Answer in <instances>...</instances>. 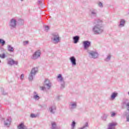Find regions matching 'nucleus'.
<instances>
[{
	"instance_id": "obj_28",
	"label": "nucleus",
	"mask_w": 129,
	"mask_h": 129,
	"mask_svg": "<svg viewBox=\"0 0 129 129\" xmlns=\"http://www.w3.org/2000/svg\"><path fill=\"white\" fill-rule=\"evenodd\" d=\"M75 125H76V122H75V121H73L71 124V129H74L75 128Z\"/></svg>"
},
{
	"instance_id": "obj_4",
	"label": "nucleus",
	"mask_w": 129,
	"mask_h": 129,
	"mask_svg": "<svg viewBox=\"0 0 129 129\" xmlns=\"http://www.w3.org/2000/svg\"><path fill=\"white\" fill-rule=\"evenodd\" d=\"M17 25H18V20L15 18L11 19L8 23V26L11 30L16 29L17 28Z\"/></svg>"
},
{
	"instance_id": "obj_22",
	"label": "nucleus",
	"mask_w": 129,
	"mask_h": 129,
	"mask_svg": "<svg viewBox=\"0 0 129 129\" xmlns=\"http://www.w3.org/2000/svg\"><path fill=\"white\" fill-rule=\"evenodd\" d=\"M33 98L35 100H39L40 99V96L38 95V94L36 92H33Z\"/></svg>"
},
{
	"instance_id": "obj_42",
	"label": "nucleus",
	"mask_w": 129,
	"mask_h": 129,
	"mask_svg": "<svg viewBox=\"0 0 129 129\" xmlns=\"http://www.w3.org/2000/svg\"><path fill=\"white\" fill-rule=\"evenodd\" d=\"M127 94H128V96H129V91L128 92Z\"/></svg>"
},
{
	"instance_id": "obj_8",
	"label": "nucleus",
	"mask_w": 129,
	"mask_h": 129,
	"mask_svg": "<svg viewBox=\"0 0 129 129\" xmlns=\"http://www.w3.org/2000/svg\"><path fill=\"white\" fill-rule=\"evenodd\" d=\"M97 14H98V11L96 9H93L90 10L89 15L91 18H96Z\"/></svg>"
},
{
	"instance_id": "obj_10",
	"label": "nucleus",
	"mask_w": 129,
	"mask_h": 129,
	"mask_svg": "<svg viewBox=\"0 0 129 129\" xmlns=\"http://www.w3.org/2000/svg\"><path fill=\"white\" fill-rule=\"evenodd\" d=\"M57 79H59V81H60L61 83V88L63 89L65 87V82H64V80L63 79V78L62 77V75L59 74L57 77Z\"/></svg>"
},
{
	"instance_id": "obj_43",
	"label": "nucleus",
	"mask_w": 129,
	"mask_h": 129,
	"mask_svg": "<svg viewBox=\"0 0 129 129\" xmlns=\"http://www.w3.org/2000/svg\"><path fill=\"white\" fill-rule=\"evenodd\" d=\"M0 63H2V61H1V60H0Z\"/></svg>"
},
{
	"instance_id": "obj_27",
	"label": "nucleus",
	"mask_w": 129,
	"mask_h": 129,
	"mask_svg": "<svg viewBox=\"0 0 129 129\" xmlns=\"http://www.w3.org/2000/svg\"><path fill=\"white\" fill-rule=\"evenodd\" d=\"M2 45V46H5L6 45V41L3 39H0V45Z\"/></svg>"
},
{
	"instance_id": "obj_6",
	"label": "nucleus",
	"mask_w": 129,
	"mask_h": 129,
	"mask_svg": "<svg viewBox=\"0 0 129 129\" xmlns=\"http://www.w3.org/2000/svg\"><path fill=\"white\" fill-rule=\"evenodd\" d=\"M41 57V51L38 50L36 51L31 56V60H37Z\"/></svg>"
},
{
	"instance_id": "obj_9",
	"label": "nucleus",
	"mask_w": 129,
	"mask_h": 129,
	"mask_svg": "<svg viewBox=\"0 0 129 129\" xmlns=\"http://www.w3.org/2000/svg\"><path fill=\"white\" fill-rule=\"evenodd\" d=\"M43 85L46 86V88L49 90L51 89V88L52 87V83L50 80L45 79Z\"/></svg>"
},
{
	"instance_id": "obj_40",
	"label": "nucleus",
	"mask_w": 129,
	"mask_h": 129,
	"mask_svg": "<svg viewBox=\"0 0 129 129\" xmlns=\"http://www.w3.org/2000/svg\"><path fill=\"white\" fill-rule=\"evenodd\" d=\"M2 120H5V118H2Z\"/></svg>"
},
{
	"instance_id": "obj_24",
	"label": "nucleus",
	"mask_w": 129,
	"mask_h": 129,
	"mask_svg": "<svg viewBox=\"0 0 129 129\" xmlns=\"http://www.w3.org/2000/svg\"><path fill=\"white\" fill-rule=\"evenodd\" d=\"M24 21L23 19H19L17 21V24L18 23L19 25H24Z\"/></svg>"
},
{
	"instance_id": "obj_30",
	"label": "nucleus",
	"mask_w": 129,
	"mask_h": 129,
	"mask_svg": "<svg viewBox=\"0 0 129 129\" xmlns=\"http://www.w3.org/2000/svg\"><path fill=\"white\" fill-rule=\"evenodd\" d=\"M108 116V115L106 114H104L103 116L102 117L103 120H106V118Z\"/></svg>"
},
{
	"instance_id": "obj_18",
	"label": "nucleus",
	"mask_w": 129,
	"mask_h": 129,
	"mask_svg": "<svg viewBox=\"0 0 129 129\" xmlns=\"http://www.w3.org/2000/svg\"><path fill=\"white\" fill-rule=\"evenodd\" d=\"M8 64H9V65H11V66L14 65L15 64L16 65H18V61H15L14 59H9L8 61Z\"/></svg>"
},
{
	"instance_id": "obj_16",
	"label": "nucleus",
	"mask_w": 129,
	"mask_h": 129,
	"mask_svg": "<svg viewBox=\"0 0 129 129\" xmlns=\"http://www.w3.org/2000/svg\"><path fill=\"white\" fill-rule=\"evenodd\" d=\"M70 60L72 63V66H75L76 65V58L74 56L70 57Z\"/></svg>"
},
{
	"instance_id": "obj_37",
	"label": "nucleus",
	"mask_w": 129,
	"mask_h": 129,
	"mask_svg": "<svg viewBox=\"0 0 129 129\" xmlns=\"http://www.w3.org/2000/svg\"><path fill=\"white\" fill-rule=\"evenodd\" d=\"M49 26H45V30L46 31V32H48V31L49 30Z\"/></svg>"
},
{
	"instance_id": "obj_31",
	"label": "nucleus",
	"mask_w": 129,
	"mask_h": 129,
	"mask_svg": "<svg viewBox=\"0 0 129 129\" xmlns=\"http://www.w3.org/2000/svg\"><path fill=\"white\" fill-rule=\"evenodd\" d=\"M98 7H99V8H103V4H102V3H101V2L98 3Z\"/></svg>"
},
{
	"instance_id": "obj_20",
	"label": "nucleus",
	"mask_w": 129,
	"mask_h": 129,
	"mask_svg": "<svg viewBox=\"0 0 129 129\" xmlns=\"http://www.w3.org/2000/svg\"><path fill=\"white\" fill-rule=\"evenodd\" d=\"M17 128L18 129H28L27 128V126L25 125V124L23 122L19 124V125L17 126Z\"/></svg>"
},
{
	"instance_id": "obj_38",
	"label": "nucleus",
	"mask_w": 129,
	"mask_h": 129,
	"mask_svg": "<svg viewBox=\"0 0 129 129\" xmlns=\"http://www.w3.org/2000/svg\"><path fill=\"white\" fill-rule=\"evenodd\" d=\"M24 77H25V75L24 74H22L20 77V79L23 80V79H24Z\"/></svg>"
},
{
	"instance_id": "obj_2",
	"label": "nucleus",
	"mask_w": 129,
	"mask_h": 129,
	"mask_svg": "<svg viewBox=\"0 0 129 129\" xmlns=\"http://www.w3.org/2000/svg\"><path fill=\"white\" fill-rule=\"evenodd\" d=\"M122 105L124 106H125L126 108L127 111H125L124 112V115L126 117V121L129 122V102L128 100L127 99H125L122 101Z\"/></svg>"
},
{
	"instance_id": "obj_36",
	"label": "nucleus",
	"mask_w": 129,
	"mask_h": 129,
	"mask_svg": "<svg viewBox=\"0 0 129 129\" xmlns=\"http://www.w3.org/2000/svg\"><path fill=\"white\" fill-rule=\"evenodd\" d=\"M40 90H42L44 91V90H46V87L43 86V87H40Z\"/></svg>"
},
{
	"instance_id": "obj_15",
	"label": "nucleus",
	"mask_w": 129,
	"mask_h": 129,
	"mask_svg": "<svg viewBox=\"0 0 129 129\" xmlns=\"http://www.w3.org/2000/svg\"><path fill=\"white\" fill-rule=\"evenodd\" d=\"M12 121V119L11 118H8L5 120L4 121V125L6 126H10L11 125V122Z\"/></svg>"
},
{
	"instance_id": "obj_19",
	"label": "nucleus",
	"mask_w": 129,
	"mask_h": 129,
	"mask_svg": "<svg viewBox=\"0 0 129 129\" xmlns=\"http://www.w3.org/2000/svg\"><path fill=\"white\" fill-rule=\"evenodd\" d=\"M125 24V21L124 19H120L119 24L118 25L119 28H122Z\"/></svg>"
},
{
	"instance_id": "obj_32",
	"label": "nucleus",
	"mask_w": 129,
	"mask_h": 129,
	"mask_svg": "<svg viewBox=\"0 0 129 129\" xmlns=\"http://www.w3.org/2000/svg\"><path fill=\"white\" fill-rule=\"evenodd\" d=\"M0 58H1L2 59H5L6 58V54L5 53L0 54Z\"/></svg>"
},
{
	"instance_id": "obj_14",
	"label": "nucleus",
	"mask_w": 129,
	"mask_h": 129,
	"mask_svg": "<svg viewBox=\"0 0 129 129\" xmlns=\"http://www.w3.org/2000/svg\"><path fill=\"white\" fill-rule=\"evenodd\" d=\"M56 106L55 105H52L49 108V111H50V113H52L54 114L56 111Z\"/></svg>"
},
{
	"instance_id": "obj_5",
	"label": "nucleus",
	"mask_w": 129,
	"mask_h": 129,
	"mask_svg": "<svg viewBox=\"0 0 129 129\" xmlns=\"http://www.w3.org/2000/svg\"><path fill=\"white\" fill-rule=\"evenodd\" d=\"M37 73H38V68L37 67L32 68L28 76L29 81H33Z\"/></svg>"
},
{
	"instance_id": "obj_23",
	"label": "nucleus",
	"mask_w": 129,
	"mask_h": 129,
	"mask_svg": "<svg viewBox=\"0 0 129 129\" xmlns=\"http://www.w3.org/2000/svg\"><path fill=\"white\" fill-rule=\"evenodd\" d=\"M110 59H111V55L108 54L107 57L105 58L104 61L106 62H109V61H110Z\"/></svg>"
},
{
	"instance_id": "obj_21",
	"label": "nucleus",
	"mask_w": 129,
	"mask_h": 129,
	"mask_svg": "<svg viewBox=\"0 0 129 129\" xmlns=\"http://www.w3.org/2000/svg\"><path fill=\"white\" fill-rule=\"evenodd\" d=\"M117 95H118V93L116 92H114L112 93L111 95V99L113 100V99H115V97H117Z\"/></svg>"
},
{
	"instance_id": "obj_11",
	"label": "nucleus",
	"mask_w": 129,
	"mask_h": 129,
	"mask_svg": "<svg viewBox=\"0 0 129 129\" xmlns=\"http://www.w3.org/2000/svg\"><path fill=\"white\" fill-rule=\"evenodd\" d=\"M77 107V102L75 101H72L69 103L70 109H75Z\"/></svg>"
},
{
	"instance_id": "obj_41",
	"label": "nucleus",
	"mask_w": 129,
	"mask_h": 129,
	"mask_svg": "<svg viewBox=\"0 0 129 129\" xmlns=\"http://www.w3.org/2000/svg\"><path fill=\"white\" fill-rule=\"evenodd\" d=\"M21 2H24V0H20Z\"/></svg>"
},
{
	"instance_id": "obj_17",
	"label": "nucleus",
	"mask_w": 129,
	"mask_h": 129,
	"mask_svg": "<svg viewBox=\"0 0 129 129\" xmlns=\"http://www.w3.org/2000/svg\"><path fill=\"white\" fill-rule=\"evenodd\" d=\"M73 40L74 44H77V43H78V42H79V40H80V37H79V36H78V35L74 36L73 37Z\"/></svg>"
},
{
	"instance_id": "obj_29",
	"label": "nucleus",
	"mask_w": 129,
	"mask_h": 129,
	"mask_svg": "<svg viewBox=\"0 0 129 129\" xmlns=\"http://www.w3.org/2000/svg\"><path fill=\"white\" fill-rule=\"evenodd\" d=\"M111 114V117H114L115 115H116V113H115L114 111H111L110 112Z\"/></svg>"
},
{
	"instance_id": "obj_13",
	"label": "nucleus",
	"mask_w": 129,
	"mask_h": 129,
	"mask_svg": "<svg viewBox=\"0 0 129 129\" xmlns=\"http://www.w3.org/2000/svg\"><path fill=\"white\" fill-rule=\"evenodd\" d=\"M116 125H117V123L116 122H112L109 123L108 129H114Z\"/></svg>"
},
{
	"instance_id": "obj_25",
	"label": "nucleus",
	"mask_w": 129,
	"mask_h": 129,
	"mask_svg": "<svg viewBox=\"0 0 129 129\" xmlns=\"http://www.w3.org/2000/svg\"><path fill=\"white\" fill-rule=\"evenodd\" d=\"M8 50L9 52H14V47H12V45H8Z\"/></svg>"
},
{
	"instance_id": "obj_3",
	"label": "nucleus",
	"mask_w": 129,
	"mask_h": 129,
	"mask_svg": "<svg viewBox=\"0 0 129 129\" xmlns=\"http://www.w3.org/2000/svg\"><path fill=\"white\" fill-rule=\"evenodd\" d=\"M51 40L53 44H58V43H59L61 38L59 33L58 32H54L51 34Z\"/></svg>"
},
{
	"instance_id": "obj_34",
	"label": "nucleus",
	"mask_w": 129,
	"mask_h": 129,
	"mask_svg": "<svg viewBox=\"0 0 129 129\" xmlns=\"http://www.w3.org/2000/svg\"><path fill=\"white\" fill-rule=\"evenodd\" d=\"M2 92L3 95H8V93L6 92L4 89H3Z\"/></svg>"
},
{
	"instance_id": "obj_7",
	"label": "nucleus",
	"mask_w": 129,
	"mask_h": 129,
	"mask_svg": "<svg viewBox=\"0 0 129 129\" xmlns=\"http://www.w3.org/2000/svg\"><path fill=\"white\" fill-rule=\"evenodd\" d=\"M88 54H89V56L90 57V58H93V59H96L97 58H98V52H97V51H90L88 52Z\"/></svg>"
},
{
	"instance_id": "obj_39",
	"label": "nucleus",
	"mask_w": 129,
	"mask_h": 129,
	"mask_svg": "<svg viewBox=\"0 0 129 129\" xmlns=\"http://www.w3.org/2000/svg\"><path fill=\"white\" fill-rule=\"evenodd\" d=\"M38 4H39V5H41V1H38Z\"/></svg>"
},
{
	"instance_id": "obj_26",
	"label": "nucleus",
	"mask_w": 129,
	"mask_h": 129,
	"mask_svg": "<svg viewBox=\"0 0 129 129\" xmlns=\"http://www.w3.org/2000/svg\"><path fill=\"white\" fill-rule=\"evenodd\" d=\"M51 129H57V125L56 124V122H51Z\"/></svg>"
},
{
	"instance_id": "obj_1",
	"label": "nucleus",
	"mask_w": 129,
	"mask_h": 129,
	"mask_svg": "<svg viewBox=\"0 0 129 129\" xmlns=\"http://www.w3.org/2000/svg\"><path fill=\"white\" fill-rule=\"evenodd\" d=\"M102 20L97 19L94 22V26L92 27V31L95 35H100L103 33V26Z\"/></svg>"
},
{
	"instance_id": "obj_12",
	"label": "nucleus",
	"mask_w": 129,
	"mask_h": 129,
	"mask_svg": "<svg viewBox=\"0 0 129 129\" xmlns=\"http://www.w3.org/2000/svg\"><path fill=\"white\" fill-rule=\"evenodd\" d=\"M83 45L84 46V48L85 50H87L88 48H89L91 46V42L89 41H85L83 42Z\"/></svg>"
},
{
	"instance_id": "obj_33",
	"label": "nucleus",
	"mask_w": 129,
	"mask_h": 129,
	"mask_svg": "<svg viewBox=\"0 0 129 129\" xmlns=\"http://www.w3.org/2000/svg\"><path fill=\"white\" fill-rule=\"evenodd\" d=\"M37 117V114H36L32 113L30 115V117H31L32 118H35V117Z\"/></svg>"
},
{
	"instance_id": "obj_35",
	"label": "nucleus",
	"mask_w": 129,
	"mask_h": 129,
	"mask_svg": "<svg viewBox=\"0 0 129 129\" xmlns=\"http://www.w3.org/2000/svg\"><path fill=\"white\" fill-rule=\"evenodd\" d=\"M28 44H29V41H23L24 46H26V45H28Z\"/></svg>"
}]
</instances>
